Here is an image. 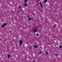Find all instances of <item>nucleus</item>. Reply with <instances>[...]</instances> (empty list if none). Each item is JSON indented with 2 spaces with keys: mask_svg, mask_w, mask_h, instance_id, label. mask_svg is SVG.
Here are the masks:
<instances>
[{
  "mask_svg": "<svg viewBox=\"0 0 62 62\" xmlns=\"http://www.w3.org/2000/svg\"><path fill=\"white\" fill-rule=\"evenodd\" d=\"M22 43H23V41L21 40H20L19 42V46H20L22 44Z\"/></svg>",
  "mask_w": 62,
  "mask_h": 62,
  "instance_id": "f03ea898",
  "label": "nucleus"
},
{
  "mask_svg": "<svg viewBox=\"0 0 62 62\" xmlns=\"http://www.w3.org/2000/svg\"><path fill=\"white\" fill-rule=\"evenodd\" d=\"M19 8H21V6H19Z\"/></svg>",
  "mask_w": 62,
  "mask_h": 62,
  "instance_id": "dca6fc26",
  "label": "nucleus"
},
{
  "mask_svg": "<svg viewBox=\"0 0 62 62\" xmlns=\"http://www.w3.org/2000/svg\"><path fill=\"white\" fill-rule=\"evenodd\" d=\"M55 26H53V27H55Z\"/></svg>",
  "mask_w": 62,
  "mask_h": 62,
  "instance_id": "aec40b11",
  "label": "nucleus"
},
{
  "mask_svg": "<svg viewBox=\"0 0 62 62\" xmlns=\"http://www.w3.org/2000/svg\"><path fill=\"white\" fill-rule=\"evenodd\" d=\"M39 1H40V0H38Z\"/></svg>",
  "mask_w": 62,
  "mask_h": 62,
  "instance_id": "412c9836",
  "label": "nucleus"
},
{
  "mask_svg": "<svg viewBox=\"0 0 62 62\" xmlns=\"http://www.w3.org/2000/svg\"><path fill=\"white\" fill-rule=\"evenodd\" d=\"M29 48L30 49H31V48H32V47H29Z\"/></svg>",
  "mask_w": 62,
  "mask_h": 62,
  "instance_id": "2eb2a0df",
  "label": "nucleus"
},
{
  "mask_svg": "<svg viewBox=\"0 0 62 62\" xmlns=\"http://www.w3.org/2000/svg\"><path fill=\"white\" fill-rule=\"evenodd\" d=\"M32 62H34V61H32Z\"/></svg>",
  "mask_w": 62,
  "mask_h": 62,
  "instance_id": "4be33fe9",
  "label": "nucleus"
},
{
  "mask_svg": "<svg viewBox=\"0 0 62 62\" xmlns=\"http://www.w3.org/2000/svg\"><path fill=\"white\" fill-rule=\"evenodd\" d=\"M37 31V29H35L33 30L34 32H36Z\"/></svg>",
  "mask_w": 62,
  "mask_h": 62,
  "instance_id": "20e7f679",
  "label": "nucleus"
},
{
  "mask_svg": "<svg viewBox=\"0 0 62 62\" xmlns=\"http://www.w3.org/2000/svg\"><path fill=\"white\" fill-rule=\"evenodd\" d=\"M60 48H62V46H60Z\"/></svg>",
  "mask_w": 62,
  "mask_h": 62,
  "instance_id": "4468645a",
  "label": "nucleus"
},
{
  "mask_svg": "<svg viewBox=\"0 0 62 62\" xmlns=\"http://www.w3.org/2000/svg\"><path fill=\"white\" fill-rule=\"evenodd\" d=\"M29 17V16H27V17L28 18V17Z\"/></svg>",
  "mask_w": 62,
  "mask_h": 62,
  "instance_id": "6ab92c4d",
  "label": "nucleus"
},
{
  "mask_svg": "<svg viewBox=\"0 0 62 62\" xmlns=\"http://www.w3.org/2000/svg\"><path fill=\"white\" fill-rule=\"evenodd\" d=\"M41 53H42V52H41V51H40V52H39V54H41Z\"/></svg>",
  "mask_w": 62,
  "mask_h": 62,
  "instance_id": "ddd939ff",
  "label": "nucleus"
},
{
  "mask_svg": "<svg viewBox=\"0 0 62 62\" xmlns=\"http://www.w3.org/2000/svg\"><path fill=\"white\" fill-rule=\"evenodd\" d=\"M27 2V0H25L24 3H26Z\"/></svg>",
  "mask_w": 62,
  "mask_h": 62,
  "instance_id": "f8f14e48",
  "label": "nucleus"
},
{
  "mask_svg": "<svg viewBox=\"0 0 62 62\" xmlns=\"http://www.w3.org/2000/svg\"><path fill=\"white\" fill-rule=\"evenodd\" d=\"M36 36L37 37H38V36H39V34L38 33H37L36 34Z\"/></svg>",
  "mask_w": 62,
  "mask_h": 62,
  "instance_id": "9b49d317",
  "label": "nucleus"
},
{
  "mask_svg": "<svg viewBox=\"0 0 62 62\" xmlns=\"http://www.w3.org/2000/svg\"><path fill=\"white\" fill-rule=\"evenodd\" d=\"M8 58H9V57H10V54L8 55Z\"/></svg>",
  "mask_w": 62,
  "mask_h": 62,
  "instance_id": "1a4fd4ad",
  "label": "nucleus"
},
{
  "mask_svg": "<svg viewBox=\"0 0 62 62\" xmlns=\"http://www.w3.org/2000/svg\"><path fill=\"white\" fill-rule=\"evenodd\" d=\"M28 19L29 21H31V18L30 17H29L28 18Z\"/></svg>",
  "mask_w": 62,
  "mask_h": 62,
  "instance_id": "0eeeda50",
  "label": "nucleus"
},
{
  "mask_svg": "<svg viewBox=\"0 0 62 62\" xmlns=\"http://www.w3.org/2000/svg\"><path fill=\"white\" fill-rule=\"evenodd\" d=\"M8 24L7 23H3L2 25L1 26V27L2 28H4L5 26L7 25Z\"/></svg>",
  "mask_w": 62,
  "mask_h": 62,
  "instance_id": "f257e3e1",
  "label": "nucleus"
},
{
  "mask_svg": "<svg viewBox=\"0 0 62 62\" xmlns=\"http://www.w3.org/2000/svg\"><path fill=\"white\" fill-rule=\"evenodd\" d=\"M55 55L56 56H57L58 55L57 54H56V55Z\"/></svg>",
  "mask_w": 62,
  "mask_h": 62,
  "instance_id": "a211bd4d",
  "label": "nucleus"
},
{
  "mask_svg": "<svg viewBox=\"0 0 62 62\" xmlns=\"http://www.w3.org/2000/svg\"><path fill=\"white\" fill-rule=\"evenodd\" d=\"M41 7H42V8H43V5L41 4V3L40 2L39 3Z\"/></svg>",
  "mask_w": 62,
  "mask_h": 62,
  "instance_id": "7ed1b4c3",
  "label": "nucleus"
},
{
  "mask_svg": "<svg viewBox=\"0 0 62 62\" xmlns=\"http://www.w3.org/2000/svg\"><path fill=\"white\" fill-rule=\"evenodd\" d=\"M47 2V0H45V1L43 2L44 3H46V2Z\"/></svg>",
  "mask_w": 62,
  "mask_h": 62,
  "instance_id": "6e6552de",
  "label": "nucleus"
},
{
  "mask_svg": "<svg viewBox=\"0 0 62 62\" xmlns=\"http://www.w3.org/2000/svg\"><path fill=\"white\" fill-rule=\"evenodd\" d=\"M46 55H48V53L47 52H46Z\"/></svg>",
  "mask_w": 62,
  "mask_h": 62,
  "instance_id": "9d476101",
  "label": "nucleus"
},
{
  "mask_svg": "<svg viewBox=\"0 0 62 62\" xmlns=\"http://www.w3.org/2000/svg\"><path fill=\"white\" fill-rule=\"evenodd\" d=\"M24 5H25V7H27V4L26 3H24Z\"/></svg>",
  "mask_w": 62,
  "mask_h": 62,
  "instance_id": "423d86ee",
  "label": "nucleus"
},
{
  "mask_svg": "<svg viewBox=\"0 0 62 62\" xmlns=\"http://www.w3.org/2000/svg\"><path fill=\"white\" fill-rule=\"evenodd\" d=\"M33 46L35 48H38V46H36L35 45H34Z\"/></svg>",
  "mask_w": 62,
  "mask_h": 62,
  "instance_id": "39448f33",
  "label": "nucleus"
},
{
  "mask_svg": "<svg viewBox=\"0 0 62 62\" xmlns=\"http://www.w3.org/2000/svg\"><path fill=\"white\" fill-rule=\"evenodd\" d=\"M42 4H43V3H42Z\"/></svg>",
  "mask_w": 62,
  "mask_h": 62,
  "instance_id": "5701e85b",
  "label": "nucleus"
},
{
  "mask_svg": "<svg viewBox=\"0 0 62 62\" xmlns=\"http://www.w3.org/2000/svg\"><path fill=\"white\" fill-rule=\"evenodd\" d=\"M17 12H19V10H17Z\"/></svg>",
  "mask_w": 62,
  "mask_h": 62,
  "instance_id": "f3484780",
  "label": "nucleus"
}]
</instances>
